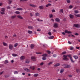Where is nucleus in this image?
I'll return each mask as SVG.
<instances>
[{
    "label": "nucleus",
    "mask_w": 80,
    "mask_h": 80,
    "mask_svg": "<svg viewBox=\"0 0 80 80\" xmlns=\"http://www.w3.org/2000/svg\"><path fill=\"white\" fill-rule=\"evenodd\" d=\"M42 56H43V57L42 58V60H45L47 59L46 57H47V54H44L42 55Z\"/></svg>",
    "instance_id": "3"
},
{
    "label": "nucleus",
    "mask_w": 80,
    "mask_h": 80,
    "mask_svg": "<svg viewBox=\"0 0 80 80\" xmlns=\"http://www.w3.org/2000/svg\"><path fill=\"white\" fill-rule=\"evenodd\" d=\"M62 34L63 35H65V32H62Z\"/></svg>",
    "instance_id": "64"
},
{
    "label": "nucleus",
    "mask_w": 80,
    "mask_h": 80,
    "mask_svg": "<svg viewBox=\"0 0 80 80\" xmlns=\"http://www.w3.org/2000/svg\"><path fill=\"white\" fill-rule=\"evenodd\" d=\"M71 66L70 65H66V67H65V68H70Z\"/></svg>",
    "instance_id": "15"
},
{
    "label": "nucleus",
    "mask_w": 80,
    "mask_h": 80,
    "mask_svg": "<svg viewBox=\"0 0 80 80\" xmlns=\"http://www.w3.org/2000/svg\"><path fill=\"white\" fill-rule=\"evenodd\" d=\"M67 2L68 3H69L71 2L70 0H67Z\"/></svg>",
    "instance_id": "46"
},
{
    "label": "nucleus",
    "mask_w": 80,
    "mask_h": 80,
    "mask_svg": "<svg viewBox=\"0 0 80 80\" xmlns=\"http://www.w3.org/2000/svg\"><path fill=\"white\" fill-rule=\"evenodd\" d=\"M14 74H18V72L17 71H14Z\"/></svg>",
    "instance_id": "48"
},
{
    "label": "nucleus",
    "mask_w": 80,
    "mask_h": 80,
    "mask_svg": "<svg viewBox=\"0 0 80 80\" xmlns=\"http://www.w3.org/2000/svg\"><path fill=\"white\" fill-rule=\"evenodd\" d=\"M73 47H71L70 48V50H73Z\"/></svg>",
    "instance_id": "56"
},
{
    "label": "nucleus",
    "mask_w": 80,
    "mask_h": 80,
    "mask_svg": "<svg viewBox=\"0 0 80 80\" xmlns=\"http://www.w3.org/2000/svg\"><path fill=\"white\" fill-rule=\"evenodd\" d=\"M28 33H29V34H31V33H32V31H28Z\"/></svg>",
    "instance_id": "36"
},
{
    "label": "nucleus",
    "mask_w": 80,
    "mask_h": 80,
    "mask_svg": "<svg viewBox=\"0 0 80 80\" xmlns=\"http://www.w3.org/2000/svg\"><path fill=\"white\" fill-rule=\"evenodd\" d=\"M4 63L5 64H7V63H8V61L7 60H5L4 62Z\"/></svg>",
    "instance_id": "25"
},
{
    "label": "nucleus",
    "mask_w": 80,
    "mask_h": 80,
    "mask_svg": "<svg viewBox=\"0 0 80 80\" xmlns=\"http://www.w3.org/2000/svg\"><path fill=\"white\" fill-rule=\"evenodd\" d=\"M60 65V63H58L55 65V67H58V66H59Z\"/></svg>",
    "instance_id": "33"
},
{
    "label": "nucleus",
    "mask_w": 80,
    "mask_h": 80,
    "mask_svg": "<svg viewBox=\"0 0 80 80\" xmlns=\"http://www.w3.org/2000/svg\"><path fill=\"white\" fill-rule=\"evenodd\" d=\"M52 12H55V9H52Z\"/></svg>",
    "instance_id": "50"
},
{
    "label": "nucleus",
    "mask_w": 80,
    "mask_h": 80,
    "mask_svg": "<svg viewBox=\"0 0 80 80\" xmlns=\"http://www.w3.org/2000/svg\"><path fill=\"white\" fill-rule=\"evenodd\" d=\"M29 68H30V69H32V70H35V67L34 66H30L29 67Z\"/></svg>",
    "instance_id": "9"
},
{
    "label": "nucleus",
    "mask_w": 80,
    "mask_h": 80,
    "mask_svg": "<svg viewBox=\"0 0 80 80\" xmlns=\"http://www.w3.org/2000/svg\"><path fill=\"white\" fill-rule=\"evenodd\" d=\"M9 48L10 50H12L13 48V46L12 44H10L9 45Z\"/></svg>",
    "instance_id": "10"
},
{
    "label": "nucleus",
    "mask_w": 80,
    "mask_h": 80,
    "mask_svg": "<svg viewBox=\"0 0 80 80\" xmlns=\"http://www.w3.org/2000/svg\"><path fill=\"white\" fill-rule=\"evenodd\" d=\"M17 17L18 18H19L20 19H23V17H22V16H20V15H18L17 16Z\"/></svg>",
    "instance_id": "13"
},
{
    "label": "nucleus",
    "mask_w": 80,
    "mask_h": 80,
    "mask_svg": "<svg viewBox=\"0 0 80 80\" xmlns=\"http://www.w3.org/2000/svg\"><path fill=\"white\" fill-rule=\"evenodd\" d=\"M72 7H73V6L72 5L69 6V8H70V9L72 8Z\"/></svg>",
    "instance_id": "42"
},
{
    "label": "nucleus",
    "mask_w": 80,
    "mask_h": 80,
    "mask_svg": "<svg viewBox=\"0 0 80 80\" xmlns=\"http://www.w3.org/2000/svg\"><path fill=\"white\" fill-rule=\"evenodd\" d=\"M3 73V71H2L1 72H0V75H2Z\"/></svg>",
    "instance_id": "55"
},
{
    "label": "nucleus",
    "mask_w": 80,
    "mask_h": 80,
    "mask_svg": "<svg viewBox=\"0 0 80 80\" xmlns=\"http://www.w3.org/2000/svg\"><path fill=\"white\" fill-rule=\"evenodd\" d=\"M62 66H63V67H64V68H65V67H66L67 66V64H63Z\"/></svg>",
    "instance_id": "37"
},
{
    "label": "nucleus",
    "mask_w": 80,
    "mask_h": 80,
    "mask_svg": "<svg viewBox=\"0 0 80 80\" xmlns=\"http://www.w3.org/2000/svg\"><path fill=\"white\" fill-rule=\"evenodd\" d=\"M12 55L13 57H17L18 56V55L16 54H12Z\"/></svg>",
    "instance_id": "28"
},
{
    "label": "nucleus",
    "mask_w": 80,
    "mask_h": 80,
    "mask_svg": "<svg viewBox=\"0 0 80 80\" xmlns=\"http://www.w3.org/2000/svg\"><path fill=\"white\" fill-rule=\"evenodd\" d=\"M68 76L69 77H72V75H69Z\"/></svg>",
    "instance_id": "58"
},
{
    "label": "nucleus",
    "mask_w": 80,
    "mask_h": 80,
    "mask_svg": "<svg viewBox=\"0 0 80 80\" xmlns=\"http://www.w3.org/2000/svg\"><path fill=\"white\" fill-rule=\"evenodd\" d=\"M2 5H3V3H2V2L0 3V6H2Z\"/></svg>",
    "instance_id": "62"
},
{
    "label": "nucleus",
    "mask_w": 80,
    "mask_h": 80,
    "mask_svg": "<svg viewBox=\"0 0 80 80\" xmlns=\"http://www.w3.org/2000/svg\"><path fill=\"white\" fill-rule=\"evenodd\" d=\"M29 6H30V7H37L36 5L32 4H29Z\"/></svg>",
    "instance_id": "14"
},
{
    "label": "nucleus",
    "mask_w": 80,
    "mask_h": 80,
    "mask_svg": "<svg viewBox=\"0 0 80 80\" xmlns=\"http://www.w3.org/2000/svg\"><path fill=\"white\" fill-rule=\"evenodd\" d=\"M5 8H2L1 9V14L2 15H4L5 14Z\"/></svg>",
    "instance_id": "2"
},
{
    "label": "nucleus",
    "mask_w": 80,
    "mask_h": 80,
    "mask_svg": "<svg viewBox=\"0 0 80 80\" xmlns=\"http://www.w3.org/2000/svg\"><path fill=\"white\" fill-rule=\"evenodd\" d=\"M59 13H63V9H61L60 10Z\"/></svg>",
    "instance_id": "23"
},
{
    "label": "nucleus",
    "mask_w": 80,
    "mask_h": 80,
    "mask_svg": "<svg viewBox=\"0 0 80 80\" xmlns=\"http://www.w3.org/2000/svg\"><path fill=\"white\" fill-rule=\"evenodd\" d=\"M15 13H16V14H20V12L18 11H16L15 12Z\"/></svg>",
    "instance_id": "45"
},
{
    "label": "nucleus",
    "mask_w": 80,
    "mask_h": 80,
    "mask_svg": "<svg viewBox=\"0 0 80 80\" xmlns=\"http://www.w3.org/2000/svg\"><path fill=\"white\" fill-rule=\"evenodd\" d=\"M37 31L38 32H40V31H41V29H38L37 30Z\"/></svg>",
    "instance_id": "51"
},
{
    "label": "nucleus",
    "mask_w": 80,
    "mask_h": 80,
    "mask_svg": "<svg viewBox=\"0 0 80 80\" xmlns=\"http://www.w3.org/2000/svg\"><path fill=\"white\" fill-rule=\"evenodd\" d=\"M48 34L49 35V36H51V35H52V32H49Z\"/></svg>",
    "instance_id": "34"
},
{
    "label": "nucleus",
    "mask_w": 80,
    "mask_h": 80,
    "mask_svg": "<svg viewBox=\"0 0 80 80\" xmlns=\"http://www.w3.org/2000/svg\"><path fill=\"white\" fill-rule=\"evenodd\" d=\"M53 31L54 32H57V30L55 29H53Z\"/></svg>",
    "instance_id": "57"
},
{
    "label": "nucleus",
    "mask_w": 80,
    "mask_h": 80,
    "mask_svg": "<svg viewBox=\"0 0 80 80\" xmlns=\"http://www.w3.org/2000/svg\"><path fill=\"white\" fill-rule=\"evenodd\" d=\"M54 27L55 28H57L58 27V24L57 23H54Z\"/></svg>",
    "instance_id": "11"
},
{
    "label": "nucleus",
    "mask_w": 80,
    "mask_h": 80,
    "mask_svg": "<svg viewBox=\"0 0 80 80\" xmlns=\"http://www.w3.org/2000/svg\"><path fill=\"white\" fill-rule=\"evenodd\" d=\"M25 62L26 63H30V60L28 59H27L26 60Z\"/></svg>",
    "instance_id": "18"
},
{
    "label": "nucleus",
    "mask_w": 80,
    "mask_h": 80,
    "mask_svg": "<svg viewBox=\"0 0 80 80\" xmlns=\"http://www.w3.org/2000/svg\"><path fill=\"white\" fill-rule=\"evenodd\" d=\"M43 8H44V7L43 6H39V8L40 9V10H42L43 9Z\"/></svg>",
    "instance_id": "21"
},
{
    "label": "nucleus",
    "mask_w": 80,
    "mask_h": 80,
    "mask_svg": "<svg viewBox=\"0 0 80 80\" xmlns=\"http://www.w3.org/2000/svg\"><path fill=\"white\" fill-rule=\"evenodd\" d=\"M66 53L67 52H62V54H65V53Z\"/></svg>",
    "instance_id": "53"
},
{
    "label": "nucleus",
    "mask_w": 80,
    "mask_h": 80,
    "mask_svg": "<svg viewBox=\"0 0 80 80\" xmlns=\"http://www.w3.org/2000/svg\"><path fill=\"white\" fill-rule=\"evenodd\" d=\"M64 72V69L63 68H61L60 70V73H63V72Z\"/></svg>",
    "instance_id": "12"
},
{
    "label": "nucleus",
    "mask_w": 80,
    "mask_h": 80,
    "mask_svg": "<svg viewBox=\"0 0 80 80\" xmlns=\"http://www.w3.org/2000/svg\"><path fill=\"white\" fill-rule=\"evenodd\" d=\"M68 43H69V44H72V43L70 41H68Z\"/></svg>",
    "instance_id": "61"
},
{
    "label": "nucleus",
    "mask_w": 80,
    "mask_h": 80,
    "mask_svg": "<svg viewBox=\"0 0 80 80\" xmlns=\"http://www.w3.org/2000/svg\"><path fill=\"white\" fill-rule=\"evenodd\" d=\"M34 45L33 44H31V48H33V47H34Z\"/></svg>",
    "instance_id": "32"
},
{
    "label": "nucleus",
    "mask_w": 80,
    "mask_h": 80,
    "mask_svg": "<svg viewBox=\"0 0 80 80\" xmlns=\"http://www.w3.org/2000/svg\"><path fill=\"white\" fill-rule=\"evenodd\" d=\"M25 56H22L20 57V59L21 60H23L25 59Z\"/></svg>",
    "instance_id": "4"
},
{
    "label": "nucleus",
    "mask_w": 80,
    "mask_h": 80,
    "mask_svg": "<svg viewBox=\"0 0 80 80\" xmlns=\"http://www.w3.org/2000/svg\"><path fill=\"white\" fill-rule=\"evenodd\" d=\"M67 57H68L70 58H70H72L71 55H63V57H64V58H63V60H68V58H67Z\"/></svg>",
    "instance_id": "1"
},
{
    "label": "nucleus",
    "mask_w": 80,
    "mask_h": 80,
    "mask_svg": "<svg viewBox=\"0 0 80 80\" xmlns=\"http://www.w3.org/2000/svg\"><path fill=\"white\" fill-rule=\"evenodd\" d=\"M69 17L71 18H73L74 16L70 14Z\"/></svg>",
    "instance_id": "26"
},
{
    "label": "nucleus",
    "mask_w": 80,
    "mask_h": 80,
    "mask_svg": "<svg viewBox=\"0 0 80 80\" xmlns=\"http://www.w3.org/2000/svg\"><path fill=\"white\" fill-rule=\"evenodd\" d=\"M35 15L36 16H39L40 15V14L38 13H36Z\"/></svg>",
    "instance_id": "38"
},
{
    "label": "nucleus",
    "mask_w": 80,
    "mask_h": 80,
    "mask_svg": "<svg viewBox=\"0 0 80 80\" xmlns=\"http://www.w3.org/2000/svg\"><path fill=\"white\" fill-rule=\"evenodd\" d=\"M51 5H52V4H51V3H48L46 5V7H48L49 6H51Z\"/></svg>",
    "instance_id": "24"
},
{
    "label": "nucleus",
    "mask_w": 80,
    "mask_h": 80,
    "mask_svg": "<svg viewBox=\"0 0 80 80\" xmlns=\"http://www.w3.org/2000/svg\"><path fill=\"white\" fill-rule=\"evenodd\" d=\"M37 20L38 21V22H43V20H40L39 19H37Z\"/></svg>",
    "instance_id": "43"
},
{
    "label": "nucleus",
    "mask_w": 80,
    "mask_h": 80,
    "mask_svg": "<svg viewBox=\"0 0 80 80\" xmlns=\"http://www.w3.org/2000/svg\"><path fill=\"white\" fill-rule=\"evenodd\" d=\"M75 35H78V33H76Z\"/></svg>",
    "instance_id": "63"
},
{
    "label": "nucleus",
    "mask_w": 80,
    "mask_h": 80,
    "mask_svg": "<svg viewBox=\"0 0 80 80\" xmlns=\"http://www.w3.org/2000/svg\"><path fill=\"white\" fill-rule=\"evenodd\" d=\"M16 17V16H12L11 17L12 18H15Z\"/></svg>",
    "instance_id": "47"
},
{
    "label": "nucleus",
    "mask_w": 80,
    "mask_h": 80,
    "mask_svg": "<svg viewBox=\"0 0 80 80\" xmlns=\"http://www.w3.org/2000/svg\"><path fill=\"white\" fill-rule=\"evenodd\" d=\"M55 20L57 22H60V19L58 18H56L55 19Z\"/></svg>",
    "instance_id": "16"
},
{
    "label": "nucleus",
    "mask_w": 80,
    "mask_h": 80,
    "mask_svg": "<svg viewBox=\"0 0 80 80\" xmlns=\"http://www.w3.org/2000/svg\"><path fill=\"white\" fill-rule=\"evenodd\" d=\"M73 58H75V59H78V56L77 55H74L73 56Z\"/></svg>",
    "instance_id": "19"
},
{
    "label": "nucleus",
    "mask_w": 80,
    "mask_h": 80,
    "mask_svg": "<svg viewBox=\"0 0 80 80\" xmlns=\"http://www.w3.org/2000/svg\"><path fill=\"white\" fill-rule=\"evenodd\" d=\"M50 18H53V15L51 14L49 15Z\"/></svg>",
    "instance_id": "40"
},
{
    "label": "nucleus",
    "mask_w": 80,
    "mask_h": 80,
    "mask_svg": "<svg viewBox=\"0 0 80 80\" xmlns=\"http://www.w3.org/2000/svg\"><path fill=\"white\" fill-rule=\"evenodd\" d=\"M76 71H77V72H80V70L78 69H77Z\"/></svg>",
    "instance_id": "52"
},
{
    "label": "nucleus",
    "mask_w": 80,
    "mask_h": 80,
    "mask_svg": "<svg viewBox=\"0 0 80 80\" xmlns=\"http://www.w3.org/2000/svg\"><path fill=\"white\" fill-rule=\"evenodd\" d=\"M31 60H33V61H36V58L34 56H32L31 57Z\"/></svg>",
    "instance_id": "7"
},
{
    "label": "nucleus",
    "mask_w": 80,
    "mask_h": 80,
    "mask_svg": "<svg viewBox=\"0 0 80 80\" xmlns=\"http://www.w3.org/2000/svg\"><path fill=\"white\" fill-rule=\"evenodd\" d=\"M65 32L66 33H68V34H70V33H72V32H71L70 31H68L67 30H66L65 31Z\"/></svg>",
    "instance_id": "5"
},
{
    "label": "nucleus",
    "mask_w": 80,
    "mask_h": 80,
    "mask_svg": "<svg viewBox=\"0 0 80 80\" xmlns=\"http://www.w3.org/2000/svg\"><path fill=\"white\" fill-rule=\"evenodd\" d=\"M70 59L72 63H74V62H75V61H73V59H72V58H71Z\"/></svg>",
    "instance_id": "29"
},
{
    "label": "nucleus",
    "mask_w": 80,
    "mask_h": 80,
    "mask_svg": "<svg viewBox=\"0 0 80 80\" xmlns=\"http://www.w3.org/2000/svg\"><path fill=\"white\" fill-rule=\"evenodd\" d=\"M24 70H25V71H26L27 72H30V70L27 68H24Z\"/></svg>",
    "instance_id": "8"
},
{
    "label": "nucleus",
    "mask_w": 80,
    "mask_h": 80,
    "mask_svg": "<svg viewBox=\"0 0 80 80\" xmlns=\"http://www.w3.org/2000/svg\"><path fill=\"white\" fill-rule=\"evenodd\" d=\"M12 2V1L11 0H9L8 1V3L9 4H11V3Z\"/></svg>",
    "instance_id": "41"
},
{
    "label": "nucleus",
    "mask_w": 80,
    "mask_h": 80,
    "mask_svg": "<svg viewBox=\"0 0 80 80\" xmlns=\"http://www.w3.org/2000/svg\"><path fill=\"white\" fill-rule=\"evenodd\" d=\"M74 13H78V10H75L74 11Z\"/></svg>",
    "instance_id": "44"
},
{
    "label": "nucleus",
    "mask_w": 80,
    "mask_h": 80,
    "mask_svg": "<svg viewBox=\"0 0 80 80\" xmlns=\"http://www.w3.org/2000/svg\"><path fill=\"white\" fill-rule=\"evenodd\" d=\"M2 44L3 45H4V46H5V47H6L7 45V44L5 42H3L2 43Z\"/></svg>",
    "instance_id": "27"
},
{
    "label": "nucleus",
    "mask_w": 80,
    "mask_h": 80,
    "mask_svg": "<svg viewBox=\"0 0 80 80\" xmlns=\"http://www.w3.org/2000/svg\"><path fill=\"white\" fill-rule=\"evenodd\" d=\"M54 38V36H50L48 37L49 39H53Z\"/></svg>",
    "instance_id": "17"
},
{
    "label": "nucleus",
    "mask_w": 80,
    "mask_h": 80,
    "mask_svg": "<svg viewBox=\"0 0 80 80\" xmlns=\"http://www.w3.org/2000/svg\"><path fill=\"white\" fill-rule=\"evenodd\" d=\"M17 37V35L15 34L13 36V37Z\"/></svg>",
    "instance_id": "59"
},
{
    "label": "nucleus",
    "mask_w": 80,
    "mask_h": 80,
    "mask_svg": "<svg viewBox=\"0 0 80 80\" xmlns=\"http://www.w3.org/2000/svg\"><path fill=\"white\" fill-rule=\"evenodd\" d=\"M75 15L77 17H80V14H75Z\"/></svg>",
    "instance_id": "30"
},
{
    "label": "nucleus",
    "mask_w": 80,
    "mask_h": 80,
    "mask_svg": "<svg viewBox=\"0 0 80 80\" xmlns=\"http://www.w3.org/2000/svg\"><path fill=\"white\" fill-rule=\"evenodd\" d=\"M33 76L34 77H37L38 76V73H36Z\"/></svg>",
    "instance_id": "22"
},
{
    "label": "nucleus",
    "mask_w": 80,
    "mask_h": 80,
    "mask_svg": "<svg viewBox=\"0 0 80 80\" xmlns=\"http://www.w3.org/2000/svg\"><path fill=\"white\" fill-rule=\"evenodd\" d=\"M44 64V63L43 62H42L41 63H40V65H41V66H43Z\"/></svg>",
    "instance_id": "35"
},
{
    "label": "nucleus",
    "mask_w": 80,
    "mask_h": 80,
    "mask_svg": "<svg viewBox=\"0 0 80 80\" xmlns=\"http://www.w3.org/2000/svg\"><path fill=\"white\" fill-rule=\"evenodd\" d=\"M47 52L48 54H50V53H51L50 51H48Z\"/></svg>",
    "instance_id": "54"
},
{
    "label": "nucleus",
    "mask_w": 80,
    "mask_h": 80,
    "mask_svg": "<svg viewBox=\"0 0 80 80\" xmlns=\"http://www.w3.org/2000/svg\"><path fill=\"white\" fill-rule=\"evenodd\" d=\"M28 28L29 29H33V26H30L28 27Z\"/></svg>",
    "instance_id": "20"
},
{
    "label": "nucleus",
    "mask_w": 80,
    "mask_h": 80,
    "mask_svg": "<svg viewBox=\"0 0 80 80\" xmlns=\"http://www.w3.org/2000/svg\"><path fill=\"white\" fill-rule=\"evenodd\" d=\"M74 26L75 27H76V28H79V27H80L79 24H74Z\"/></svg>",
    "instance_id": "6"
},
{
    "label": "nucleus",
    "mask_w": 80,
    "mask_h": 80,
    "mask_svg": "<svg viewBox=\"0 0 80 80\" xmlns=\"http://www.w3.org/2000/svg\"><path fill=\"white\" fill-rule=\"evenodd\" d=\"M17 45H18V43H16L14 45V47H17Z\"/></svg>",
    "instance_id": "49"
},
{
    "label": "nucleus",
    "mask_w": 80,
    "mask_h": 80,
    "mask_svg": "<svg viewBox=\"0 0 80 80\" xmlns=\"http://www.w3.org/2000/svg\"><path fill=\"white\" fill-rule=\"evenodd\" d=\"M53 57H57V55H53Z\"/></svg>",
    "instance_id": "60"
},
{
    "label": "nucleus",
    "mask_w": 80,
    "mask_h": 80,
    "mask_svg": "<svg viewBox=\"0 0 80 80\" xmlns=\"http://www.w3.org/2000/svg\"><path fill=\"white\" fill-rule=\"evenodd\" d=\"M17 10H23V9L22 8H17Z\"/></svg>",
    "instance_id": "31"
},
{
    "label": "nucleus",
    "mask_w": 80,
    "mask_h": 80,
    "mask_svg": "<svg viewBox=\"0 0 80 80\" xmlns=\"http://www.w3.org/2000/svg\"><path fill=\"white\" fill-rule=\"evenodd\" d=\"M52 63H53V62H50L48 63V65H51Z\"/></svg>",
    "instance_id": "39"
}]
</instances>
